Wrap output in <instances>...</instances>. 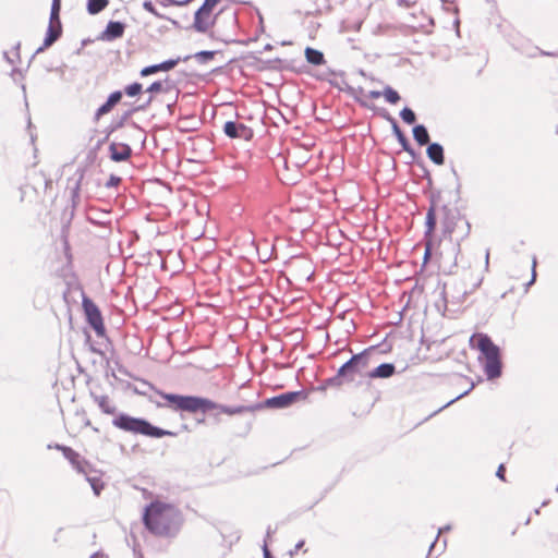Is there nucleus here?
I'll return each mask as SVG.
<instances>
[{
    "label": "nucleus",
    "instance_id": "f257e3e1",
    "mask_svg": "<svg viewBox=\"0 0 558 558\" xmlns=\"http://www.w3.org/2000/svg\"><path fill=\"white\" fill-rule=\"evenodd\" d=\"M143 522L151 534L171 537L179 532L182 517L174 506L157 501L145 508Z\"/></svg>",
    "mask_w": 558,
    "mask_h": 558
},
{
    "label": "nucleus",
    "instance_id": "412c9836",
    "mask_svg": "<svg viewBox=\"0 0 558 558\" xmlns=\"http://www.w3.org/2000/svg\"><path fill=\"white\" fill-rule=\"evenodd\" d=\"M92 398L94 402L99 407L102 413L105 414H114L117 412L116 405L110 401L109 397L106 395L98 396L92 393Z\"/></svg>",
    "mask_w": 558,
    "mask_h": 558
},
{
    "label": "nucleus",
    "instance_id": "6e6d98bb",
    "mask_svg": "<svg viewBox=\"0 0 558 558\" xmlns=\"http://www.w3.org/2000/svg\"><path fill=\"white\" fill-rule=\"evenodd\" d=\"M20 47H21V44L17 43L16 46H15V49L19 51Z\"/></svg>",
    "mask_w": 558,
    "mask_h": 558
},
{
    "label": "nucleus",
    "instance_id": "58836bf2",
    "mask_svg": "<svg viewBox=\"0 0 558 558\" xmlns=\"http://www.w3.org/2000/svg\"><path fill=\"white\" fill-rule=\"evenodd\" d=\"M121 178L114 174H111L109 180L106 182L105 186L108 189L116 187L120 184Z\"/></svg>",
    "mask_w": 558,
    "mask_h": 558
},
{
    "label": "nucleus",
    "instance_id": "3c124183",
    "mask_svg": "<svg viewBox=\"0 0 558 558\" xmlns=\"http://www.w3.org/2000/svg\"><path fill=\"white\" fill-rule=\"evenodd\" d=\"M90 558H106L104 554L95 553Z\"/></svg>",
    "mask_w": 558,
    "mask_h": 558
},
{
    "label": "nucleus",
    "instance_id": "20e7f679",
    "mask_svg": "<svg viewBox=\"0 0 558 558\" xmlns=\"http://www.w3.org/2000/svg\"><path fill=\"white\" fill-rule=\"evenodd\" d=\"M159 395L167 403H157L158 407H167L173 411H185L189 413L203 412L207 413L217 407V403L210 399L196 397V396H182L175 393H167L157 390Z\"/></svg>",
    "mask_w": 558,
    "mask_h": 558
},
{
    "label": "nucleus",
    "instance_id": "b1692460",
    "mask_svg": "<svg viewBox=\"0 0 558 558\" xmlns=\"http://www.w3.org/2000/svg\"><path fill=\"white\" fill-rule=\"evenodd\" d=\"M413 137L418 145L423 146L429 143V134L423 124H417L413 128Z\"/></svg>",
    "mask_w": 558,
    "mask_h": 558
},
{
    "label": "nucleus",
    "instance_id": "7ed1b4c3",
    "mask_svg": "<svg viewBox=\"0 0 558 558\" xmlns=\"http://www.w3.org/2000/svg\"><path fill=\"white\" fill-rule=\"evenodd\" d=\"M471 347L477 348L485 357L484 373L488 379H495L501 375L500 349L486 333H474L470 338Z\"/></svg>",
    "mask_w": 558,
    "mask_h": 558
},
{
    "label": "nucleus",
    "instance_id": "f03ea898",
    "mask_svg": "<svg viewBox=\"0 0 558 558\" xmlns=\"http://www.w3.org/2000/svg\"><path fill=\"white\" fill-rule=\"evenodd\" d=\"M372 353L373 348H368L357 354H353L350 360L339 367L335 376L325 380V385L341 387L344 384L354 383L356 378L367 377Z\"/></svg>",
    "mask_w": 558,
    "mask_h": 558
},
{
    "label": "nucleus",
    "instance_id": "1a4fd4ad",
    "mask_svg": "<svg viewBox=\"0 0 558 558\" xmlns=\"http://www.w3.org/2000/svg\"><path fill=\"white\" fill-rule=\"evenodd\" d=\"M223 133L230 138H241L244 141H251L254 136V132L250 126L234 121H227L225 123Z\"/></svg>",
    "mask_w": 558,
    "mask_h": 558
},
{
    "label": "nucleus",
    "instance_id": "5701e85b",
    "mask_svg": "<svg viewBox=\"0 0 558 558\" xmlns=\"http://www.w3.org/2000/svg\"><path fill=\"white\" fill-rule=\"evenodd\" d=\"M87 218L92 223L98 226L106 225L110 221L109 211H100L94 208L89 209Z\"/></svg>",
    "mask_w": 558,
    "mask_h": 558
},
{
    "label": "nucleus",
    "instance_id": "4c0bfd02",
    "mask_svg": "<svg viewBox=\"0 0 558 558\" xmlns=\"http://www.w3.org/2000/svg\"><path fill=\"white\" fill-rule=\"evenodd\" d=\"M132 550L134 558H144L140 543L137 542L136 537H134L133 539Z\"/></svg>",
    "mask_w": 558,
    "mask_h": 558
},
{
    "label": "nucleus",
    "instance_id": "f8f14e48",
    "mask_svg": "<svg viewBox=\"0 0 558 558\" xmlns=\"http://www.w3.org/2000/svg\"><path fill=\"white\" fill-rule=\"evenodd\" d=\"M110 159L116 162L128 160L132 155V148L124 143H110L109 147Z\"/></svg>",
    "mask_w": 558,
    "mask_h": 558
},
{
    "label": "nucleus",
    "instance_id": "ea45409f",
    "mask_svg": "<svg viewBox=\"0 0 558 558\" xmlns=\"http://www.w3.org/2000/svg\"><path fill=\"white\" fill-rule=\"evenodd\" d=\"M163 4L183 7L190 3L192 0H163Z\"/></svg>",
    "mask_w": 558,
    "mask_h": 558
},
{
    "label": "nucleus",
    "instance_id": "79ce46f5",
    "mask_svg": "<svg viewBox=\"0 0 558 558\" xmlns=\"http://www.w3.org/2000/svg\"><path fill=\"white\" fill-rule=\"evenodd\" d=\"M450 529H451V526H450V525H446V526L440 527V529L438 530V533H437V536H436L435 541H434V542L430 544V546H429V551H432V549L434 548V546H435V544H436V541L438 539L439 534H441L442 532L450 531Z\"/></svg>",
    "mask_w": 558,
    "mask_h": 558
},
{
    "label": "nucleus",
    "instance_id": "9d476101",
    "mask_svg": "<svg viewBox=\"0 0 558 558\" xmlns=\"http://www.w3.org/2000/svg\"><path fill=\"white\" fill-rule=\"evenodd\" d=\"M192 56H186L184 58L169 59L158 64H151L145 66L141 71L142 76H148L159 71H170L173 69L180 61H187Z\"/></svg>",
    "mask_w": 558,
    "mask_h": 558
},
{
    "label": "nucleus",
    "instance_id": "603ef678",
    "mask_svg": "<svg viewBox=\"0 0 558 558\" xmlns=\"http://www.w3.org/2000/svg\"><path fill=\"white\" fill-rule=\"evenodd\" d=\"M430 254V248H429V245L426 246V250H425V259L429 256Z\"/></svg>",
    "mask_w": 558,
    "mask_h": 558
},
{
    "label": "nucleus",
    "instance_id": "2f4dec72",
    "mask_svg": "<svg viewBox=\"0 0 558 558\" xmlns=\"http://www.w3.org/2000/svg\"><path fill=\"white\" fill-rule=\"evenodd\" d=\"M142 88H143L142 84L135 82V83H132V84L125 86L124 93L130 97H134L142 92Z\"/></svg>",
    "mask_w": 558,
    "mask_h": 558
},
{
    "label": "nucleus",
    "instance_id": "6e6552de",
    "mask_svg": "<svg viewBox=\"0 0 558 558\" xmlns=\"http://www.w3.org/2000/svg\"><path fill=\"white\" fill-rule=\"evenodd\" d=\"M302 391H290L284 392L271 398L266 399L263 402L256 403V405L262 409L270 408V409H286L290 407L293 402L302 397Z\"/></svg>",
    "mask_w": 558,
    "mask_h": 558
},
{
    "label": "nucleus",
    "instance_id": "6ab92c4d",
    "mask_svg": "<svg viewBox=\"0 0 558 558\" xmlns=\"http://www.w3.org/2000/svg\"><path fill=\"white\" fill-rule=\"evenodd\" d=\"M85 480L89 483L94 494L99 496L104 489V482L98 471L90 468L86 473L83 474Z\"/></svg>",
    "mask_w": 558,
    "mask_h": 558
},
{
    "label": "nucleus",
    "instance_id": "4468645a",
    "mask_svg": "<svg viewBox=\"0 0 558 558\" xmlns=\"http://www.w3.org/2000/svg\"><path fill=\"white\" fill-rule=\"evenodd\" d=\"M62 35V25L49 24L43 45L37 48L35 53H40L53 43H56Z\"/></svg>",
    "mask_w": 558,
    "mask_h": 558
},
{
    "label": "nucleus",
    "instance_id": "e433bc0d",
    "mask_svg": "<svg viewBox=\"0 0 558 558\" xmlns=\"http://www.w3.org/2000/svg\"><path fill=\"white\" fill-rule=\"evenodd\" d=\"M146 92L150 93V94H154V93H159V92H166V89L163 88L162 83L157 81V82L151 83L147 87Z\"/></svg>",
    "mask_w": 558,
    "mask_h": 558
},
{
    "label": "nucleus",
    "instance_id": "473e14b6",
    "mask_svg": "<svg viewBox=\"0 0 558 558\" xmlns=\"http://www.w3.org/2000/svg\"><path fill=\"white\" fill-rule=\"evenodd\" d=\"M483 282V276L477 275L475 278L470 279L471 289L468 290L466 288L463 290V294H470L473 293Z\"/></svg>",
    "mask_w": 558,
    "mask_h": 558
},
{
    "label": "nucleus",
    "instance_id": "c756f323",
    "mask_svg": "<svg viewBox=\"0 0 558 558\" xmlns=\"http://www.w3.org/2000/svg\"><path fill=\"white\" fill-rule=\"evenodd\" d=\"M215 53H216L215 51L202 50V51L196 52L193 57L197 60V62L206 63V62L210 61L211 59H214Z\"/></svg>",
    "mask_w": 558,
    "mask_h": 558
},
{
    "label": "nucleus",
    "instance_id": "0eeeda50",
    "mask_svg": "<svg viewBox=\"0 0 558 558\" xmlns=\"http://www.w3.org/2000/svg\"><path fill=\"white\" fill-rule=\"evenodd\" d=\"M82 304L88 324L92 326V328L96 331L98 336H102L105 333V326L99 308L88 298H84Z\"/></svg>",
    "mask_w": 558,
    "mask_h": 558
},
{
    "label": "nucleus",
    "instance_id": "864d4df0",
    "mask_svg": "<svg viewBox=\"0 0 558 558\" xmlns=\"http://www.w3.org/2000/svg\"><path fill=\"white\" fill-rule=\"evenodd\" d=\"M269 49H271V45L268 44L265 46V50H269Z\"/></svg>",
    "mask_w": 558,
    "mask_h": 558
},
{
    "label": "nucleus",
    "instance_id": "a211bd4d",
    "mask_svg": "<svg viewBox=\"0 0 558 558\" xmlns=\"http://www.w3.org/2000/svg\"><path fill=\"white\" fill-rule=\"evenodd\" d=\"M396 372V367L392 363H383L377 367L369 369L367 377L368 378H389Z\"/></svg>",
    "mask_w": 558,
    "mask_h": 558
},
{
    "label": "nucleus",
    "instance_id": "c9c22d12",
    "mask_svg": "<svg viewBox=\"0 0 558 558\" xmlns=\"http://www.w3.org/2000/svg\"><path fill=\"white\" fill-rule=\"evenodd\" d=\"M143 8H144L147 12L151 13L153 15H155V16H156V17H158V19H166L162 14H160V13L156 10L155 5H154V4H153V2H151V1H149V0L144 1V3H143Z\"/></svg>",
    "mask_w": 558,
    "mask_h": 558
},
{
    "label": "nucleus",
    "instance_id": "39448f33",
    "mask_svg": "<svg viewBox=\"0 0 558 558\" xmlns=\"http://www.w3.org/2000/svg\"><path fill=\"white\" fill-rule=\"evenodd\" d=\"M112 425L124 432L154 438H160L163 436H177V433L174 432L154 426L145 418L134 417L126 413H119L116 415L112 420Z\"/></svg>",
    "mask_w": 558,
    "mask_h": 558
},
{
    "label": "nucleus",
    "instance_id": "bb28decb",
    "mask_svg": "<svg viewBox=\"0 0 558 558\" xmlns=\"http://www.w3.org/2000/svg\"><path fill=\"white\" fill-rule=\"evenodd\" d=\"M521 52L526 54L530 58H534L537 54L548 56V57H557L558 56V52L544 51V50L539 49L538 47H527L526 49L522 48Z\"/></svg>",
    "mask_w": 558,
    "mask_h": 558
},
{
    "label": "nucleus",
    "instance_id": "7c9ffc66",
    "mask_svg": "<svg viewBox=\"0 0 558 558\" xmlns=\"http://www.w3.org/2000/svg\"><path fill=\"white\" fill-rule=\"evenodd\" d=\"M400 117L408 124L414 123L415 119H416L414 111L412 109L408 108V107H404L400 111Z\"/></svg>",
    "mask_w": 558,
    "mask_h": 558
},
{
    "label": "nucleus",
    "instance_id": "ddd939ff",
    "mask_svg": "<svg viewBox=\"0 0 558 558\" xmlns=\"http://www.w3.org/2000/svg\"><path fill=\"white\" fill-rule=\"evenodd\" d=\"M384 118L391 124L392 133L397 137L398 142L402 146V149L411 155H414V151L403 132L400 130L397 120L391 117L388 112L384 114Z\"/></svg>",
    "mask_w": 558,
    "mask_h": 558
},
{
    "label": "nucleus",
    "instance_id": "49530a36",
    "mask_svg": "<svg viewBox=\"0 0 558 558\" xmlns=\"http://www.w3.org/2000/svg\"><path fill=\"white\" fill-rule=\"evenodd\" d=\"M263 555H264V558H272L271 554H270V551L268 549L266 541H264V545H263Z\"/></svg>",
    "mask_w": 558,
    "mask_h": 558
},
{
    "label": "nucleus",
    "instance_id": "2eb2a0df",
    "mask_svg": "<svg viewBox=\"0 0 558 558\" xmlns=\"http://www.w3.org/2000/svg\"><path fill=\"white\" fill-rule=\"evenodd\" d=\"M215 24V19H211V12H204L198 16V10L194 15L193 27L198 33H206Z\"/></svg>",
    "mask_w": 558,
    "mask_h": 558
},
{
    "label": "nucleus",
    "instance_id": "bf43d9fd",
    "mask_svg": "<svg viewBox=\"0 0 558 558\" xmlns=\"http://www.w3.org/2000/svg\"><path fill=\"white\" fill-rule=\"evenodd\" d=\"M556 490L558 492V484H557Z\"/></svg>",
    "mask_w": 558,
    "mask_h": 558
},
{
    "label": "nucleus",
    "instance_id": "dca6fc26",
    "mask_svg": "<svg viewBox=\"0 0 558 558\" xmlns=\"http://www.w3.org/2000/svg\"><path fill=\"white\" fill-rule=\"evenodd\" d=\"M122 98V92L116 90L111 93L107 99V101L101 105L97 111L95 112V120H99L100 117L109 113L112 108L121 100Z\"/></svg>",
    "mask_w": 558,
    "mask_h": 558
},
{
    "label": "nucleus",
    "instance_id": "393cba45",
    "mask_svg": "<svg viewBox=\"0 0 558 558\" xmlns=\"http://www.w3.org/2000/svg\"><path fill=\"white\" fill-rule=\"evenodd\" d=\"M305 58L308 63L314 65H320L325 62L324 53L311 47L305 49Z\"/></svg>",
    "mask_w": 558,
    "mask_h": 558
},
{
    "label": "nucleus",
    "instance_id": "423d86ee",
    "mask_svg": "<svg viewBox=\"0 0 558 558\" xmlns=\"http://www.w3.org/2000/svg\"><path fill=\"white\" fill-rule=\"evenodd\" d=\"M48 448H54L61 451L72 468L80 474L86 473L92 468L90 463L71 447L56 444L54 446L49 445Z\"/></svg>",
    "mask_w": 558,
    "mask_h": 558
},
{
    "label": "nucleus",
    "instance_id": "09e8293b",
    "mask_svg": "<svg viewBox=\"0 0 558 558\" xmlns=\"http://www.w3.org/2000/svg\"><path fill=\"white\" fill-rule=\"evenodd\" d=\"M488 267H489V251L487 250L486 254H485V270H488Z\"/></svg>",
    "mask_w": 558,
    "mask_h": 558
},
{
    "label": "nucleus",
    "instance_id": "f704fd0d",
    "mask_svg": "<svg viewBox=\"0 0 558 558\" xmlns=\"http://www.w3.org/2000/svg\"><path fill=\"white\" fill-rule=\"evenodd\" d=\"M473 388H474V384L472 383V384H471V386H470V388H469L468 390H465L464 392L460 393V395H459V396H457L456 398H453V399L449 400L446 404H444V405H442V407H440L438 410H436V411L433 413V415H434V414H436V413H438V412H440V411H441V410H444L445 408H447V407L451 405V404H452V403H454L457 400H459V399L463 398L464 396H466V395H468V393H469Z\"/></svg>",
    "mask_w": 558,
    "mask_h": 558
},
{
    "label": "nucleus",
    "instance_id": "a19ab883",
    "mask_svg": "<svg viewBox=\"0 0 558 558\" xmlns=\"http://www.w3.org/2000/svg\"><path fill=\"white\" fill-rule=\"evenodd\" d=\"M76 416H81V418H82V422H83L84 426H86V427H87V426H92L90 421H89V418L87 417V414H86V412H85L84 410H82V411H77V412H76Z\"/></svg>",
    "mask_w": 558,
    "mask_h": 558
},
{
    "label": "nucleus",
    "instance_id": "9b49d317",
    "mask_svg": "<svg viewBox=\"0 0 558 558\" xmlns=\"http://www.w3.org/2000/svg\"><path fill=\"white\" fill-rule=\"evenodd\" d=\"M125 24L119 21H110L101 32L99 38L105 41H112L121 38L124 34Z\"/></svg>",
    "mask_w": 558,
    "mask_h": 558
},
{
    "label": "nucleus",
    "instance_id": "4d7b16f0",
    "mask_svg": "<svg viewBox=\"0 0 558 558\" xmlns=\"http://www.w3.org/2000/svg\"><path fill=\"white\" fill-rule=\"evenodd\" d=\"M77 191H78V184L76 185V187L74 190V194H77Z\"/></svg>",
    "mask_w": 558,
    "mask_h": 558
},
{
    "label": "nucleus",
    "instance_id": "72a5a7b5",
    "mask_svg": "<svg viewBox=\"0 0 558 558\" xmlns=\"http://www.w3.org/2000/svg\"><path fill=\"white\" fill-rule=\"evenodd\" d=\"M219 2L220 0H204L203 4L198 9V16H201L204 12H211L214 7Z\"/></svg>",
    "mask_w": 558,
    "mask_h": 558
},
{
    "label": "nucleus",
    "instance_id": "a18cd8bd",
    "mask_svg": "<svg viewBox=\"0 0 558 558\" xmlns=\"http://www.w3.org/2000/svg\"><path fill=\"white\" fill-rule=\"evenodd\" d=\"M496 476L502 481H505V468L500 464L497 469Z\"/></svg>",
    "mask_w": 558,
    "mask_h": 558
},
{
    "label": "nucleus",
    "instance_id": "4be33fe9",
    "mask_svg": "<svg viewBox=\"0 0 558 558\" xmlns=\"http://www.w3.org/2000/svg\"><path fill=\"white\" fill-rule=\"evenodd\" d=\"M436 227V208L435 203L432 201V204L426 213L425 219V238L430 236Z\"/></svg>",
    "mask_w": 558,
    "mask_h": 558
},
{
    "label": "nucleus",
    "instance_id": "aec40b11",
    "mask_svg": "<svg viewBox=\"0 0 558 558\" xmlns=\"http://www.w3.org/2000/svg\"><path fill=\"white\" fill-rule=\"evenodd\" d=\"M426 154L435 165L440 166L445 162L444 148L438 143L428 144Z\"/></svg>",
    "mask_w": 558,
    "mask_h": 558
},
{
    "label": "nucleus",
    "instance_id": "f3484780",
    "mask_svg": "<svg viewBox=\"0 0 558 558\" xmlns=\"http://www.w3.org/2000/svg\"><path fill=\"white\" fill-rule=\"evenodd\" d=\"M214 409H218L221 413L228 414V415H235V414H242L245 412H255L257 410H260L259 405L251 404V405H223L218 404Z\"/></svg>",
    "mask_w": 558,
    "mask_h": 558
},
{
    "label": "nucleus",
    "instance_id": "c85d7f7f",
    "mask_svg": "<svg viewBox=\"0 0 558 558\" xmlns=\"http://www.w3.org/2000/svg\"><path fill=\"white\" fill-rule=\"evenodd\" d=\"M383 96L386 98V100L389 102V104H397L399 100H400V96L398 94L397 90H395L392 87L390 86H386L383 90Z\"/></svg>",
    "mask_w": 558,
    "mask_h": 558
},
{
    "label": "nucleus",
    "instance_id": "13d9d810",
    "mask_svg": "<svg viewBox=\"0 0 558 558\" xmlns=\"http://www.w3.org/2000/svg\"><path fill=\"white\" fill-rule=\"evenodd\" d=\"M442 2H453V0H441Z\"/></svg>",
    "mask_w": 558,
    "mask_h": 558
},
{
    "label": "nucleus",
    "instance_id": "de8ad7c7",
    "mask_svg": "<svg viewBox=\"0 0 558 558\" xmlns=\"http://www.w3.org/2000/svg\"><path fill=\"white\" fill-rule=\"evenodd\" d=\"M380 96H383V92H379V90H371L369 92V98H372V99H377Z\"/></svg>",
    "mask_w": 558,
    "mask_h": 558
},
{
    "label": "nucleus",
    "instance_id": "cd10ccee",
    "mask_svg": "<svg viewBox=\"0 0 558 558\" xmlns=\"http://www.w3.org/2000/svg\"><path fill=\"white\" fill-rule=\"evenodd\" d=\"M60 0H52L49 24L62 25L60 21Z\"/></svg>",
    "mask_w": 558,
    "mask_h": 558
},
{
    "label": "nucleus",
    "instance_id": "a878e982",
    "mask_svg": "<svg viewBox=\"0 0 558 558\" xmlns=\"http://www.w3.org/2000/svg\"><path fill=\"white\" fill-rule=\"evenodd\" d=\"M109 0H87V12L96 15L107 8Z\"/></svg>",
    "mask_w": 558,
    "mask_h": 558
},
{
    "label": "nucleus",
    "instance_id": "8fccbe9b",
    "mask_svg": "<svg viewBox=\"0 0 558 558\" xmlns=\"http://www.w3.org/2000/svg\"><path fill=\"white\" fill-rule=\"evenodd\" d=\"M272 533H274V531H272V530L270 529V526H269V527L267 529V533H266V538H265V541H266V542H267V539H268V538H270V537H271Z\"/></svg>",
    "mask_w": 558,
    "mask_h": 558
},
{
    "label": "nucleus",
    "instance_id": "37998d69",
    "mask_svg": "<svg viewBox=\"0 0 558 558\" xmlns=\"http://www.w3.org/2000/svg\"><path fill=\"white\" fill-rule=\"evenodd\" d=\"M304 544H305L304 539L299 541L295 544L294 549L289 551V555L292 557L298 550H300L304 546Z\"/></svg>",
    "mask_w": 558,
    "mask_h": 558
},
{
    "label": "nucleus",
    "instance_id": "c03bdc74",
    "mask_svg": "<svg viewBox=\"0 0 558 558\" xmlns=\"http://www.w3.org/2000/svg\"><path fill=\"white\" fill-rule=\"evenodd\" d=\"M535 266H536V258L533 257V260H532V278H531L530 282L527 283V287L531 286L535 281V277H536Z\"/></svg>",
    "mask_w": 558,
    "mask_h": 558
},
{
    "label": "nucleus",
    "instance_id": "5fc2aeb1",
    "mask_svg": "<svg viewBox=\"0 0 558 558\" xmlns=\"http://www.w3.org/2000/svg\"><path fill=\"white\" fill-rule=\"evenodd\" d=\"M398 3L401 5V4H405V1L404 0H398Z\"/></svg>",
    "mask_w": 558,
    "mask_h": 558
}]
</instances>
